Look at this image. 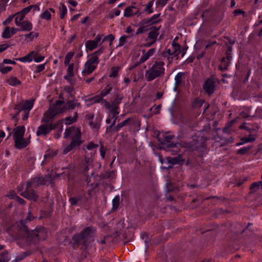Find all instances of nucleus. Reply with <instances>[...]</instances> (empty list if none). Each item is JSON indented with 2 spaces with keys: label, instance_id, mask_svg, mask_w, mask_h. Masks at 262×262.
I'll use <instances>...</instances> for the list:
<instances>
[{
  "label": "nucleus",
  "instance_id": "nucleus-1",
  "mask_svg": "<svg viewBox=\"0 0 262 262\" xmlns=\"http://www.w3.org/2000/svg\"><path fill=\"white\" fill-rule=\"evenodd\" d=\"M96 231L95 227L89 226L84 228L80 233L74 235L70 242L73 247L75 249L81 246V248L86 249L94 242Z\"/></svg>",
  "mask_w": 262,
  "mask_h": 262
},
{
  "label": "nucleus",
  "instance_id": "nucleus-2",
  "mask_svg": "<svg viewBox=\"0 0 262 262\" xmlns=\"http://www.w3.org/2000/svg\"><path fill=\"white\" fill-rule=\"evenodd\" d=\"M63 137L65 139L70 138L71 140L70 144L63 146L62 152L64 155L79 147L83 143L81 140L80 129L75 126H71L66 128Z\"/></svg>",
  "mask_w": 262,
  "mask_h": 262
},
{
  "label": "nucleus",
  "instance_id": "nucleus-3",
  "mask_svg": "<svg viewBox=\"0 0 262 262\" xmlns=\"http://www.w3.org/2000/svg\"><path fill=\"white\" fill-rule=\"evenodd\" d=\"M165 63L162 61H156L151 67L145 71V77L147 81H151L165 75Z\"/></svg>",
  "mask_w": 262,
  "mask_h": 262
},
{
  "label": "nucleus",
  "instance_id": "nucleus-4",
  "mask_svg": "<svg viewBox=\"0 0 262 262\" xmlns=\"http://www.w3.org/2000/svg\"><path fill=\"white\" fill-rule=\"evenodd\" d=\"M19 234L22 235L21 238H25L28 244L36 245L40 239L41 232L37 230L29 231L28 228L24 225L21 221L19 223Z\"/></svg>",
  "mask_w": 262,
  "mask_h": 262
},
{
  "label": "nucleus",
  "instance_id": "nucleus-5",
  "mask_svg": "<svg viewBox=\"0 0 262 262\" xmlns=\"http://www.w3.org/2000/svg\"><path fill=\"white\" fill-rule=\"evenodd\" d=\"M61 124L62 120L57 121L55 123H42L37 127L36 133V136L38 137H47L52 130L58 127L59 125H61Z\"/></svg>",
  "mask_w": 262,
  "mask_h": 262
},
{
  "label": "nucleus",
  "instance_id": "nucleus-6",
  "mask_svg": "<svg viewBox=\"0 0 262 262\" xmlns=\"http://www.w3.org/2000/svg\"><path fill=\"white\" fill-rule=\"evenodd\" d=\"M218 79L214 76H211L205 81L203 89L204 92L208 95H212L215 90L216 83L218 82Z\"/></svg>",
  "mask_w": 262,
  "mask_h": 262
},
{
  "label": "nucleus",
  "instance_id": "nucleus-7",
  "mask_svg": "<svg viewBox=\"0 0 262 262\" xmlns=\"http://www.w3.org/2000/svg\"><path fill=\"white\" fill-rule=\"evenodd\" d=\"M124 98L122 94L117 93L115 95L114 99L110 103L106 100H104V104L106 109L112 110L113 111H118L119 109V104L122 102Z\"/></svg>",
  "mask_w": 262,
  "mask_h": 262
},
{
  "label": "nucleus",
  "instance_id": "nucleus-8",
  "mask_svg": "<svg viewBox=\"0 0 262 262\" xmlns=\"http://www.w3.org/2000/svg\"><path fill=\"white\" fill-rule=\"evenodd\" d=\"M32 188L33 186L27 183L25 191H23L20 194L28 200L36 202L38 199V196Z\"/></svg>",
  "mask_w": 262,
  "mask_h": 262
},
{
  "label": "nucleus",
  "instance_id": "nucleus-9",
  "mask_svg": "<svg viewBox=\"0 0 262 262\" xmlns=\"http://www.w3.org/2000/svg\"><path fill=\"white\" fill-rule=\"evenodd\" d=\"M49 178L50 177L49 176H47L45 177H36L31 179L30 181L27 182V183L33 186V187L37 188L40 185L46 184V182L49 181Z\"/></svg>",
  "mask_w": 262,
  "mask_h": 262
},
{
  "label": "nucleus",
  "instance_id": "nucleus-10",
  "mask_svg": "<svg viewBox=\"0 0 262 262\" xmlns=\"http://www.w3.org/2000/svg\"><path fill=\"white\" fill-rule=\"evenodd\" d=\"M104 47H101L99 50L91 54L89 56L90 58L87 61L90 62V63H91L92 64H95L97 66L100 61L99 56L104 52Z\"/></svg>",
  "mask_w": 262,
  "mask_h": 262
},
{
  "label": "nucleus",
  "instance_id": "nucleus-11",
  "mask_svg": "<svg viewBox=\"0 0 262 262\" xmlns=\"http://www.w3.org/2000/svg\"><path fill=\"white\" fill-rule=\"evenodd\" d=\"M142 14L139 8L134 6L127 7L125 8L124 16L126 17H130L135 15L140 16Z\"/></svg>",
  "mask_w": 262,
  "mask_h": 262
},
{
  "label": "nucleus",
  "instance_id": "nucleus-12",
  "mask_svg": "<svg viewBox=\"0 0 262 262\" xmlns=\"http://www.w3.org/2000/svg\"><path fill=\"white\" fill-rule=\"evenodd\" d=\"M56 116V114L49 108L43 114V117L41 120V122L42 123L47 124L53 123L52 122Z\"/></svg>",
  "mask_w": 262,
  "mask_h": 262
},
{
  "label": "nucleus",
  "instance_id": "nucleus-13",
  "mask_svg": "<svg viewBox=\"0 0 262 262\" xmlns=\"http://www.w3.org/2000/svg\"><path fill=\"white\" fill-rule=\"evenodd\" d=\"M174 138V136L170 135H164L161 144L167 148L177 147V144L171 142Z\"/></svg>",
  "mask_w": 262,
  "mask_h": 262
},
{
  "label": "nucleus",
  "instance_id": "nucleus-14",
  "mask_svg": "<svg viewBox=\"0 0 262 262\" xmlns=\"http://www.w3.org/2000/svg\"><path fill=\"white\" fill-rule=\"evenodd\" d=\"M160 26L159 27H151L148 30L150 31L148 33L147 37L146 38V41H148L149 40H152L154 41H156L157 38L158 36L159 33V30L160 28Z\"/></svg>",
  "mask_w": 262,
  "mask_h": 262
},
{
  "label": "nucleus",
  "instance_id": "nucleus-15",
  "mask_svg": "<svg viewBox=\"0 0 262 262\" xmlns=\"http://www.w3.org/2000/svg\"><path fill=\"white\" fill-rule=\"evenodd\" d=\"M13 139L14 140L15 147L17 149L24 148L27 147L30 143L29 139L27 140L24 138V137L14 138Z\"/></svg>",
  "mask_w": 262,
  "mask_h": 262
},
{
  "label": "nucleus",
  "instance_id": "nucleus-16",
  "mask_svg": "<svg viewBox=\"0 0 262 262\" xmlns=\"http://www.w3.org/2000/svg\"><path fill=\"white\" fill-rule=\"evenodd\" d=\"M135 123V120L133 118H128L123 121V122L118 123L115 128H114V133H117L120 130V129L123 127L126 126L134 124Z\"/></svg>",
  "mask_w": 262,
  "mask_h": 262
},
{
  "label": "nucleus",
  "instance_id": "nucleus-17",
  "mask_svg": "<svg viewBox=\"0 0 262 262\" xmlns=\"http://www.w3.org/2000/svg\"><path fill=\"white\" fill-rule=\"evenodd\" d=\"M97 66L95 64H92L88 61L84 64V69L82 70V74L86 76L90 75L96 69Z\"/></svg>",
  "mask_w": 262,
  "mask_h": 262
},
{
  "label": "nucleus",
  "instance_id": "nucleus-18",
  "mask_svg": "<svg viewBox=\"0 0 262 262\" xmlns=\"http://www.w3.org/2000/svg\"><path fill=\"white\" fill-rule=\"evenodd\" d=\"M198 143V137L194 136L192 138V140L189 142H184V146L188 149L194 150L197 147V144Z\"/></svg>",
  "mask_w": 262,
  "mask_h": 262
},
{
  "label": "nucleus",
  "instance_id": "nucleus-19",
  "mask_svg": "<svg viewBox=\"0 0 262 262\" xmlns=\"http://www.w3.org/2000/svg\"><path fill=\"white\" fill-rule=\"evenodd\" d=\"M25 132V127L23 125H20L16 127L13 130V138H23L24 136Z\"/></svg>",
  "mask_w": 262,
  "mask_h": 262
},
{
  "label": "nucleus",
  "instance_id": "nucleus-20",
  "mask_svg": "<svg viewBox=\"0 0 262 262\" xmlns=\"http://www.w3.org/2000/svg\"><path fill=\"white\" fill-rule=\"evenodd\" d=\"M17 26L20 27L22 31H30L33 28L32 24L28 20H24Z\"/></svg>",
  "mask_w": 262,
  "mask_h": 262
},
{
  "label": "nucleus",
  "instance_id": "nucleus-21",
  "mask_svg": "<svg viewBox=\"0 0 262 262\" xmlns=\"http://www.w3.org/2000/svg\"><path fill=\"white\" fill-rule=\"evenodd\" d=\"M185 75V73L184 72H179L178 73L176 77H175V84L174 87V91H177L178 88L180 86V85L182 83V77Z\"/></svg>",
  "mask_w": 262,
  "mask_h": 262
},
{
  "label": "nucleus",
  "instance_id": "nucleus-22",
  "mask_svg": "<svg viewBox=\"0 0 262 262\" xmlns=\"http://www.w3.org/2000/svg\"><path fill=\"white\" fill-rule=\"evenodd\" d=\"M92 162L91 159L85 158L84 160L80 164V168L81 172L85 173L89 170V165Z\"/></svg>",
  "mask_w": 262,
  "mask_h": 262
},
{
  "label": "nucleus",
  "instance_id": "nucleus-23",
  "mask_svg": "<svg viewBox=\"0 0 262 262\" xmlns=\"http://www.w3.org/2000/svg\"><path fill=\"white\" fill-rule=\"evenodd\" d=\"M35 55V52L34 51H32L30 52L28 54H27L26 56L23 57H19L18 58H16L15 59L16 60H18L23 62H31L33 59V55Z\"/></svg>",
  "mask_w": 262,
  "mask_h": 262
},
{
  "label": "nucleus",
  "instance_id": "nucleus-24",
  "mask_svg": "<svg viewBox=\"0 0 262 262\" xmlns=\"http://www.w3.org/2000/svg\"><path fill=\"white\" fill-rule=\"evenodd\" d=\"M230 62V60H227L226 57H223L222 59L221 63L219 66V69L222 72L227 70L229 66Z\"/></svg>",
  "mask_w": 262,
  "mask_h": 262
},
{
  "label": "nucleus",
  "instance_id": "nucleus-25",
  "mask_svg": "<svg viewBox=\"0 0 262 262\" xmlns=\"http://www.w3.org/2000/svg\"><path fill=\"white\" fill-rule=\"evenodd\" d=\"M98 46L93 40H88L85 42V48L87 51H92L96 49Z\"/></svg>",
  "mask_w": 262,
  "mask_h": 262
},
{
  "label": "nucleus",
  "instance_id": "nucleus-26",
  "mask_svg": "<svg viewBox=\"0 0 262 262\" xmlns=\"http://www.w3.org/2000/svg\"><path fill=\"white\" fill-rule=\"evenodd\" d=\"M34 102V99L25 101L22 104L24 108V111H30L33 106Z\"/></svg>",
  "mask_w": 262,
  "mask_h": 262
},
{
  "label": "nucleus",
  "instance_id": "nucleus-27",
  "mask_svg": "<svg viewBox=\"0 0 262 262\" xmlns=\"http://www.w3.org/2000/svg\"><path fill=\"white\" fill-rule=\"evenodd\" d=\"M78 114L77 111L75 112L74 117H67L65 118L64 120L66 121L65 124L67 125L72 124V123L76 122L77 121Z\"/></svg>",
  "mask_w": 262,
  "mask_h": 262
},
{
  "label": "nucleus",
  "instance_id": "nucleus-28",
  "mask_svg": "<svg viewBox=\"0 0 262 262\" xmlns=\"http://www.w3.org/2000/svg\"><path fill=\"white\" fill-rule=\"evenodd\" d=\"M102 100L104 101L103 99L101 96L99 95H96L94 97L86 99L85 101L86 102H90V103L88 104L89 106L92 104L99 102Z\"/></svg>",
  "mask_w": 262,
  "mask_h": 262
},
{
  "label": "nucleus",
  "instance_id": "nucleus-29",
  "mask_svg": "<svg viewBox=\"0 0 262 262\" xmlns=\"http://www.w3.org/2000/svg\"><path fill=\"white\" fill-rule=\"evenodd\" d=\"M56 115L62 113L66 111L64 104L63 106H52L50 108Z\"/></svg>",
  "mask_w": 262,
  "mask_h": 262
},
{
  "label": "nucleus",
  "instance_id": "nucleus-30",
  "mask_svg": "<svg viewBox=\"0 0 262 262\" xmlns=\"http://www.w3.org/2000/svg\"><path fill=\"white\" fill-rule=\"evenodd\" d=\"M259 188L262 189V181L253 183L250 187V189L251 192L256 191Z\"/></svg>",
  "mask_w": 262,
  "mask_h": 262
},
{
  "label": "nucleus",
  "instance_id": "nucleus-31",
  "mask_svg": "<svg viewBox=\"0 0 262 262\" xmlns=\"http://www.w3.org/2000/svg\"><path fill=\"white\" fill-rule=\"evenodd\" d=\"M172 50L175 54L176 59H178V55L181 53V46L178 43L173 41L172 43Z\"/></svg>",
  "mask_w": 262,
  "mask_h": 262
},
{
  "label": "nucleus",
  "instance_id": "nucleus-32",
  "mask_svg": "<svg viewBox=\"0 0 262 262\" xmlns=\"http://www.w3.org/2000/svg\"><path fill=\"white\" fill-rule=\"evenodd\" d=\"M112 90V86L110 84H108L105 87V88L101 91L99 96H101L103 98V97L109 94Z\"/></svg>",
  "mask_w": 262,
  "mask_h": 262
},
{
  "label": "nucleus",
  "instance_id": "nucleus-33",
  "mask_svg": "<svg viewBox=\"0 0 262 262\" xmlns=\"http://www.w3.org/2000/svg\"><path fill=\"white\" fill-rule=\"evenodd\" d=\"M7 82L12 86H16L21 84V81L15 77H11L7 80Z\"/></svg>",
  "mask_w": 262,
  "mask_h": 262
},
{
  "label": "nucleus",
  "instance_id": "nucleus-34",
  "mask_svg": "<svg viewBox=\"0 0 262 262\" xmlns=\"http://www.w3.org/2000/svg\"><path fill=\"white\" fill-rule=\"evenodd\" d=\"M14 15H15L16 16L15 18V23L16 26L18 25L23 21V20L24 19L25 16L20 12L16 13Z\"/></svg>",
  "mask_w": 262,
  "mask_h": 262
},
{
  "label": "nucleus",
  "instance_id": "nucleus-35",
  "mask_svg": "<svg viewBox=\"0 0 262 262\" xmlns=\"http://www.w3.org/2000/svg\"><path fill=\"white\" fill-rule=\"evenodd\" d=\"M115 39V36L114 35L111 34H109L106 36H104L102 39V42L100 43V45H101L102 42H105L106 41H109V46L110 47H111L113 45V42L114 40Z\"/></svg>",
  "mask_w": 262,
  "mask_h": 262
},
{
  "label": "nucleus",
  "instance_id": "nucleus-36",
  "mask_svg": "<svg viewBox=\"0 0 262 262\" xmlns=\"http://www.w3.org/2000/svg\"><path fill=\"white\" fill-rule=\"evenodd\" d=\"M116 177V171L115 170L108 171L105 174H103L101 178L103 179H113Z\"/></svg>",
  "mask_w": 262,
  "mask_h": 262
},
{
  "label": "nucleus",
  "instance_id": "nucleus-37",
  "mask_svg": "<svg viewBox=\"0 0 262 262\" xmlns=\"http://www.w3.org/2000/svg\"><path fill=\"white\" fill-rule=\"evenodd\" d=\"M65 109L66 110H73L75 108L74 100H68L64 104Z\"/></svg>",
  "mask_w": 262,
  "mask_h": 262
},
{
  "label": "nucleus",
  "instance_id": "nucleus-38",
  "mask_svg": "<svg viewBox=\"0 0 262 262\" xmlns=\"http://www.w3.org/2000/svg\"><path fill=\"white\" fill-rule=\"evenodd\" d=\"M119 114V111H113L112 110H109V115L108 117L111 118V120L113 119V120H115V124L116 123L117 119V115Z\"/></svg>",
  "mask_w": 262,
  "mask_h": 262
},
{
  "label": "nucleus",
  "instance_id": "nucleus-39",
  "mask_svg": "<svg viewBox=\"0 0 262 262\" xmlns=\"http://www.w3.org/2000/svg\"><path fill=\"white\" fill-rule=\"evenodd\" d=\"M162 55L164 57H166L167 55L170 56L168 57L169 61L170 59H171V61L174 57H176L174 52L173 51V50L171 51L170 49H167L165 53H163Z\"/></svg>",
  "mask_w": 262,
  "mask_h": 262
},
{
  "label": "nucleus",
  "instance_id": "nucleus-40",
  "mask_svg": "<svg viewBox=\"0 0 262 262\" xmlns=\"http://www.w3.org/2000/svg\"><path fill=\"white\" fill-rule=\"evenodd\" d=\"M120 69L119 67H113L111 69V73L110 74V77H116L118 76V72Z\"/></svg>",
  "mask_w": 262,
  "mask_h": 262
},
{
  "label": "nucleus",
  "instance_id": "nucleus-41",
  "mask_svg": "<svg viewBox=\"0 0 262 262\" xmlns=\"http://www.w3.org/2000/svg\"><path fill=\"white\" fill-rule=\"evenodd\" d=\"M12 34L11 33L10 29L9 27H6L2 34V37L5 39L11 38Z\"/></svg>",
  "mask_w": 262,
  "mask_h": 262
},
{
  "label": "nucleus",
  "instance_id": "nucleus-42",
  "mask_svg": "<svg viewBox=\"0 0 262 262\" xmlns=\"http://www.w3.org/2000/svg\"><path fill=\"white\" fill-rule=\"evenodd\" d=\"M252 147L251 146H248L247 147H244L239 149L237 151L236 154L238 155H244L248 153L249 150L251 149Z\"/></svg>",
  "mask_w": 262,
  "mask_h": 262
},
{
  "label": "nucleus",
  "instance_id": "nucleus-43",
  "mask_svg": "<svg viewBox=\"0 0 262 262\" xmlns=\"http://www.w3.org/2000/svg\"><path fill=\"white\" fill-rule=\"evenodd\" d=\"M74 55V53L73 52H69L66 54L64 61V63L66 66L70 64V60L73 58Z\"/></svg>",
  "mask_w": 262,
  "mask_h": 262
},
{
  "label": "nucleus",
  "instance_id": "nucleus-44",
  "mask_svg": "<svg viewBox=\"0 0 262 262\" xmlns=\"http://www.w3.org/2000/svg\"><path fill=\"white\" fill-rule=\"evenodd\" d=\"M154 4V0L149 2L145 5V9L144 10V12H147L148 14H151L154 12L152 9L151 8Z\"/></svg>",
  "mask_w": 262,
  "mask_h": 262
},
{
  "label": "nucleus",
  "instance_id": "nucleus-45",
  "mask_svg": "<svg viewBox=\"0 0 262 262\" xmlns=\"http://www.w3.org/2000/svg\"><path fill=\"white\" fill-rule=\"evenodd\" d=\"M120 196L116 195L113 200V209L117 210L119 206Z\"/></svg>",
  "mask_w": 262,
  "mask_h": 262
},
{
  "label": "nucleus",
  "instance_id": "nucleus-46",
  "mask_svg": "<svg viewBox=\"0 0 262 262\" xmlns=\"http://www.w3.org/2000/svg\"><path fill=\"white\" fill-rule=\"evenodd\" d=\"M226 45L227 47V50L226 52V58H227V60H230L232 58L231 52L232 50V48L231 46H228V45H227V43H226Z\"/></svg>",
  "mask_w": 262,
  "mask_h": 262
},
{
  "label": "nucleus",
  "instance_id": "nucleus-47",
  "mask_svg": "<svg viewBox=\"0 0 262 262\" xmlns=\"http://www.w3.org/2000/svg\"><path fill=\"white\" fill-rule=\"evenodd\" d=\"M226 45L227 47V50L226 52V58H227V60H230L232 58L231 52L232 50V48L231 46H228V45H227V43H226Z\"/></svg>",
  "mask_w": 262,
  "mask_h": 262
},
{
  "label": "nucleus",
  "instance_id": "nucleus-48",
  "mask_svg": "<svg viewBox=\"0 0 262 262\" xmlns=\"http://www.w3.org/2000/svg\"><path fill=\"white\" fill-rule=\"evenodd\" d=\"M40 17L42 19L49 20L51 19V15L49 11L46 10L40 15Z\"/></svg>",
  "mask_w": 262,
  "mask_h": 262
},
{
  "label": "nucleus",
  "instance_id": "nucleus-49",
  "mask_svg": "<svg viewBox=\"0 0 262 262\" xmlns=\"http://www.w3.org/2000/svg\"><path fill=\"white\" fill-rule=\"evenodd\" d=\"M89 196H87L86 194L84 192H82V202H81V205H83L85 204L88 201L89 198H91V191H89L88 192Z\"/></svg>",
  "mask_w": 262,
  "mask_h": 262
},
{
  "label": "nucleus",
  "instance_id": "nucleus-50",
  "mask_svg": "<svg viewBox=\"0 0 262 262\" xmlns=\"http://www.w3.org/2000/svg\"><path fill=\"white\" fill-rule=\"evenodd\" d=\"M45 59L44 56L39 55L37 53L35 52V55H33V60L36 62H40Z\"/></svg>",
  "mask_w": 262,
  "mask_h": 262
},
{
  "label": "nucleus",
  "instance_id": "nucleus-51",
  "mask_svg": "<svg viewBox=\"0 0 262 262\" xmlns=\"http://www.w3.org/2000/svg\"><path fill=\"white\" fill-rule=\"evenodd\" d=\"M255 140V138L254 136L252 135H250L248 137H243L241 139V141H244V142L245 143H247V142H253V141H254Z\"/></svg>",
  "mask_w": 262,
  "mask_h": 262
},
{
  "label": "nucleus",
  "instance_id": "nucleus-52",
  "mask_svg": "<svg viewBox=\"0 0 262 262\" xmlns=\"http://www.w3.org/2000/svg\"><path fill=\"white\" fill-rule=\"evenodd\" d=\"M152 25V22L150 20V18L144 19L139 23V26H144L145 27L148 25Z\"/></svg>",
  "mask_w": 262,
  "mask_h": 262
},
{
  "label": "nucleus",
  "instance_id": "nucleus-53",
  "mask_svg": "<svg viewBox=\"0 0 262 262\" xmlns=\"http://www.w3.org/2000/svg\"><path fill=\"white\" fill-rule=\"evenodd\" d=\"M8 252L4 251L1 253L2 258L0 259V262H8L9 258L7 257Z\"/></svg>",
  "mask_w": 262,
  "mask_h": 262
},
{
  "label": "nucleus",
  "instance_id": "nucleus-54",
  "mask_svg": "<svg viewBox=\"0 0 262 262\" xmlns=\"http://www.w3.org/2000/svg\"><path fill=\"white\" fill-rule=\"evenodd\" d=\"M67 13V8L64 4H62L61 9L60 10V18L63 19Z\"/></svg>",
  "mask_w": 262,
  "mask_h": 262
},
{
  "label": "nucleus",
  "instance_id": "nucleus-55",
  "mask_svg": "<svg viewBox=\"0 0 262 262\" xmlns=\"http://www.w3.org/2000/svg\"><path fill=\"white\" fill-rule=\"evenodd\" d=\"M160 15H161L160 13L156 14L154 15L150 18H149L150 20L152 22V24L157 23H159V21H160V20L158 19L159 17H160Z\"/></svg>",
  "mask_w": 262,
  "mask_h": 262
},
{
  "label": "nucleus",
  "instance_id": "nucleus-56",
  "mask_svg": "<svg viewBox=\"0 0 262 262\" xmlns=\"http://www.w3.org/2000/svg\"><path fill=\"white\" fill-rule=\"evenodd\" d=\"M68 68L67 69V74H69V76H73L74 72H73V68H74V63H72L68 64Z\"/></svg>",
  "mask_w": 262,
  "mask_h": 262
},
{
  "label": "nucleus",
  "instance_id": "nucleus-57",
  "mask_svg": "<svg viewBox=\"0 0 262 262\" xmlns=\"http://www.w3.org/2000/svg\"><path fill=\"white\" fill-rule=\"evenodd\" d=\"M46 63L43 64H39L36 66V70L34 71L35 73H39L43 71L45 69Z\"/></svg>",
  "mask_w": 262,
  "mask_h": 262
},
{
  "label": "nucleus",
  "instance_id": "nucleus-58",
  "mask_svg": "<svg viewBox=\"0 0 262 262\" xmlns=\"http://www.w3.org/2000/svg\"><path fill=\"white\" fill-rule=\"evenodd\" d=\"M63 121L62 120V122ZM58 127H60V128L59 130L56 131L54 134V137L56 139H59L60 136H61V133L62 132V127H63V125H62V123L61 124V125H59Z\"/></svg>",
  "mask_w": 262,
  "mask_h": 262
},
{
  "label": "nucleus",
  "instance_id": "nucleus-59",
  "mask_svg": "<svg viewBox=\"0 0 262 262\" xmlns=\"http://www.w3.org/2000/svg\"><path fill=\"white\" fill-rule=\"evenodd\" d=\"M34 7V5H30L28 7L24 8L21 11H19L21 13L24 15L25 16L26 14L28 13L31 10V9Z\"/></svg>",
  "mask_w": 262,
  "mask_h": 262
},
{
  "label": "nucleus",
  "instance_id": "nucleus-60",
  "mask_svg": "<svg viewBox=\"0 0 262 262\" xmlns=\"http://www.w3.org/2000/svg\"><path fill=\"white\" fill-rule=\"evenodd\" d=\"M69 202L71 205L72 206H76L78 204V203H79L78 198H77L76 196L70 198L69 199Z\"/></svg>",
  "mask_w": 262,
  "mask_h": 262
},
{
  "label": "nucleus",
  "instance_id": "nucleus-61",
  "mask_svg": "<svg viewBox=\"0 0 262 262\" xmlns=\"http://www.w3.org/2000/svg\"><path fill=\"white\" fill-rule=\"evenodd\" d=\"M12 69L11 67H1L0 71L3 74H6L8 72L11 71Z\"/></svg>",
  "mask_w": 262,
  "mask_h": 262
},
{
  "label": "nucleus",
  "instance_id": "nucleus-62",
  "mask_svg": "<svg viewBox=\"0 0 262 262\" xmlns=\"http://www.w3.org/2000/svg\"><path fill=\"white\" fill-rule=\"evenodd\" d=\"M128 37V36H122L119 39V43L118 46H123L124 45V43L126 42V39Z\"/></svg>",
  "mask_w": 262,
  "mask_h": 262
},
{
  "label": "nucleus",
  "instance_id": "nucleus-63",
  "mask_svg": "<svg viewBox=\"0 0 262 262\" xmlns=\"http://www.w3.org/2000/svg\"><path fill=\"white\" fill-rule=\"evenodd\" d=\"M38 33H34L33 32H31L28 34L25 35L26 38H31V39H33L34 37H37L38 36Z\"/></svg>",
  "mask_w": 262,
  "mask_h": 262
},
{
  "label": "nucleus",
  "instance_id": "nucleus-64",
  "mask_svg": "<svg viewBox=\"0 0 262 262\" xmlns=\"http://www.w3.org/2000/svg\"><path fill=\"white\" fill-rule=\"evenodd\" d=\"M234 16H237L239 14H242L244 17H246V13L244 11L241 9H236L233 12Z\"/></svg>",
  "mask_w": 262,
  "mask_h": 262
}]
</instances>
